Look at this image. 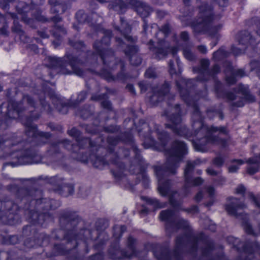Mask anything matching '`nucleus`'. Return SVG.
I'll return each instance as SVG.
<instances>
[{
    "instance_id": "64",
    "label": "nucleus",
    "mask_w": 260,
    "mask_h": 260,
    "mask_svg": "<svg viewBox=\"0 0 260 260\" xmlns=\"http://www.w3.org/2000/svg\"><path fill=\"white\" fill-rule=\"evenodd\" d=\"M138 84L141 93H145L149 89H151V91L152 88L153 87L149 82L146 81H140Z\"/></svg>"
},
{
    "instance_id": "23",
    "label": "nucleus",
    "mask_w": 260,
    "mask_h": 260,
    "mask_svg": "<svg viewBox=\"0 0 260 260\" xmlns=\"http://www.w3.org/2000/svg\"><path fill=\"white\" fill-rule=\"evenodd\" d=\"M39 179L44 180L47 183L52 185L54 192L57 193L61 196L67 197L72 195L74 193V185L72 183H67L61 185V179L57 176L52 177L40 176Z\"/></svg>"
},
{
    "instance_id": "40",
    "label": "nucleus",
    "mask_w": 260,
    "mask_h": 260,
    "mask_svg": "<svg viewBox=\"0 0 260 260\" xmlns=\"http://www.w3.org/2000/svg\"><path fill=\"white\" fill-rule=\"evenodd\" d=\"M185 246L183 236H178L175 239V247L173 251L175 260H183L182 252Z\"/></svg>"
},
{
    "instance_id": "4",
    "label": "nucleus",
    "mask_w": 260,
    "mask_h": 260,
    "mask_svg": "<svg viewBox=\"0 0 260 260\" xmlns=\"http://www.w3.org/2000/svg\"><path fill=\"white\" fill-rule=\"evenodd\" d=\"M68 43L77 52H67L62 57L50 56L48 58L49 66L52 68L59 69L62 74H75L79 77H83L84 72L80 67L88 62L87 54L84 51L86 45L83 41L71 39H69Z\"/></svg>"
},
{
    "instance_id": "18",
    "label": "nucleus",
    "mask_w": 260,
    "mask_h": 260,
    "mask_svg": "<svg viewBox=\"0 0 260 260\" xmlns=\"http://www.w3.org/2000/svg\"><path fill=\"white\" fill-rule=\"evenodd\" d=\"M130 5L135 7L138 14L142 18L143 21L142 33L147 34V31L152 34L154 31L156 35L158 30V25L156 23L148 24L147 18L149 17L153 11L152 8L146 3L138 0H129Z\"/></svg>"
},
{
    "instance_id": "28",
    "label": "nucleus",
    "mask_w": 260,
    "mask_h": 260,
    "mask_svg": "<svg viewBox=\"0 0 260 260\" xmlns=\"http://www.w3.org/2000/svg\"><path fill=\"white\" fill-rule=\"evenodd\" d=\"M197 164L196 161H187L184 171V181L190 186H199L204 182V180L200 177L193 178L194 169Z\"/></svg>"
},
{
    "instance_id": "52",
    "label": "nucleus",
    "mask_w": 260,
    "mask_h": 260,
    "mask_svg": "<svg viewBox=\"0 0 260 260\" xmlns=\"http://www.w3.org/2000/svg\"><path fill=\"white\" fill-rule=\"evenodd\" d=\"M40 103L41 106V111L42 112H46L49 115H52L53 109L50 105L46 101L45 97L40 98Z\"/></svg>"
},
{
    "instance_id": "5",
    "label": "nucleus",
    "mask_w": 260,
    "mask_h": 260,
    "mask_svg": "<svg viewBox=\"0 0 260 260\" xmlns=\"http://www.w3.org/2000/svg\"><path fill=\"white\" fill-rule=\"evenodd\" d=\"M7 189L15 197V201L11 200L8 197L0 196V212L3 214L0 217L1 221L10 225H15L21 221L19 213L23 212L27 216L28 209L23 205L25 198L21 194L22 186L16 184L7 186Z\"/></svg>"
},
{
    "instance_id": "55",
    "label": "nucleus",
    "mask_w": 260,
    "mask_h": 260,
    "mask_svg": "<svg viewBox=\"0 0 260 260\" xmlns=\"http://www.w3.org/2000/svg\"><path fill=\"white\" fill-rule=\"evenodd\" d=\"M242 225L247 234L255 236V234L253 228L248 219L245 218L242 219Z\"/></svg>"
},
{
    "instance_id": "51",
    "label": "nucleus",
    "mask_w": 260,
    "mask_h": 260,
    "mask_svg": "<svg viewBox=\"0 0 260 260\" xmlns=\"http://www.w3.org/2000/svg\"><path fill=\"white\" fill-rule=\"evenodd\" d=\"M189 228L190 226L188 221L184 219H180L177 221H175V224L173 227L171 228L170 231H173L174 229L189 230Z\"/></svg>"
},
{
    "instance_id": "35",
    "label": "nucleus",
    "mask_w": 260,
    "mask_h": 260,
    "mask_svg": "<svg viewBox=\"0 0 260 260\" xmlns=\"http://www.w3.org/2000/svg\"><path fill=\"white\" fill-rule=\"evenodd\" d=\"M237 39L240 44L246 46H255L260 41V39L257 40V39L253 37L250 32L246 30L240 31L237 35Z\"/></svg>"
},
{
    "instance_id": "9",
    "label": "nucleus",
    "mask_w": 260,
    "mask_h": 260,
    "mask_svg": "<svg viewBox=\"0 0 260 260\" xmlns=\"http://www.w3.org/2000/svg\"><path fill=\"white\" fill-rule=\"evenodd\" d=\"M199 10L196 18L190 22V26L196 34H210L215 36L217 32L216 26L213 27L214 14L212 6L203 2L198 7Z\"/></svg>"
},
{
    "instance_id": "20",
    "label": "nucleus",
    "mask_w": 260,
    "mask_h": 260,
    "mask_svg": "<svg viewBox=\"0 0 260 260\" xmlns=\"http://www.w3.org/2000/svg\"><path fill=\"white\" fill-rule=\"evenodd\" d=\"M88 91L86 90L81 91L77 96V99L74 101L63 102L57 98L55 93H50V98L52 100V103L55 109L61 114H65L68 112L69 108H77L81 103L84 102L87 98Z\"/></svg>"
},
{
    "instance_id": "27",
    "label": "nucleus",
    "mask_w": 260,
    "mask_h": 260,
    "mask_svg": "<svg viewBox=\"0 0 260 260\" xmlns=\"http://www.w3.org/2000/svg\"><path fill=\"white\" fill-rule=\"evenodd\" d=\"M73 245L74 244L71 245L61 243H54L51 251L45 252V255L46 257L48 258H51L59 255H67L68 259L70 260L69 258V256L76 253H71L72 250H74L77 248H74Z\"/></svg>"
},
{
    "instance_id": "31",
    "label": "nucleus",
    "mask_w": 260,
    "mask_h": 260,
    "mask_svg": "<svg viewBox=\"0 0 260 260\" xmlns=\"http://www.w3.org/2000/svg\"><path fill=\"white\" fill-rule=\"evenodd\" d=\"M120 142L128 145L135 153V159L137 160L142 157L141 151L137 146L133 135L129 132H124L119 134Z\"/></svg>"
},
{
    "instance_id": "48",
    "label": "nucleus",
    "mask_w": 260,
    "mask_h": 260,
    "mask_svg": "<svg viewBox=\"0 0 260 260\" xmlns=\"http://www.w3.org/2000/svg\"><path fill=\"white\" fill-rule=\"evenodd\" d=\"M192 80V79H191ZM194 83V89L193 91L192 92L191 95L193 97H195L196 99L198 100L199 98H202L204 99L206 101L209 100L208 98V89L207 85H205V87L203 90H198L197 92H195L196 89V84H195V80L192 79Z\"/></svg>"
},
{
    "instance_id": "14",
    "label": "nucleus",
    "mask_w": 260,
    "mask_h": 260,
    "mask_svg": "<svg viewBox=\"0 0 260 260\" xmlns=\"http://www.w3.org/2000/svg\"><path fill=\"white\" fill-rule=\"evenodd\" d=\"M174 109L176 112L170 115L167 110H165L164 115L166 116L167 122L165 127L171 129L175 135L186 138L192 137V132L186 126L182 125L181 109L180 105L175 104Z\"/></svg>"
},
{
    "instance_id": "37",
    "label": "nucleus",
    "mask_w": 260,
    "mask_h": 260,
    "mask_svg": "<svg viewBox=\"0 0 260 260\" xmlns=\"http://www.w3.org/2000/svg\"><path fill=\"white\" fill-rule=\"evenodd\" d=\"M137 160L139 167V174H140L142 177V185L144 188H148L150 186V179L147 174L148 164L145 161L143 158Z\"/></svg>"
},
{
    "instance_id": "53",
    "label": "nucleus",
    "mask_w": 260,
    "mask_h": 260,
    "mask_svg": "<svg viewBox=\"0 0 260 260\" xmlns=\"http://www.w3.org/2000/svg\"><path fill=\"white\" fill-rule=\"evenodd\" d=\"M62 140L61 143H62ZM60 142H55L52 143L47 150V153L50 156H55L56 155L59 154L60 153V148H59V144Z\"/></svg>"
},
{
    "instance_id": "13",
    "label": "nucleus",
    "mask_w": 260,
    "mask_h": 260,
    "mask_svg": "<svg viewBox=\"0 0 260 260\" xmlns=\"http://www.w3.org/2000/svg\"><path fill=\"white\" fill-rule=\"evenodd\" d=\"M25 110L22 101L16 102L13 100L4 102L0 105V113H4L0 118V129L5 130L9 127L13 119L20 117Z\"/></svg>"
},
{
    "instance_id": "57",
    "label": "nucleus",
    "mask_w": 260,
    "mask_h": 260,
    "mask_svg": "<svg viewBox=\"0 0 260 260\" xmlns=\"http://www.w3.org/2000/svg\"><path fill=\"white\" fill-rule=\"evenodd\" d=\"M75 17L79 23H84L88 21V15L83 10L78 11L76 13Z\"/></svg>"
},
{
    "instance_id": "1",
    "label": "nucleus",
    "mask_w": 260,
    "mask_h": 260,
    "mask_svg": "<svg viewBox=\"0 0 260 260\" xmlns=\"http://www.w3.org/2000/svg\"><path fill=\"white\" fill-rule=\"evenodd\" d=\"M22 101H25L28 106L32 109L24 121L26 138L22 139L16 134L0 135V148L4 146L11 150L6 157L12 160L4 162L3 169L8 166L15 167L38 162L40 158L38 147L44 145L52 136L49 132L39 131L37 125L33 123L34 120L40 117V113L37 111V102L33 97L24 95Z\"/></svg>"
},
{
    "instance_id": "24",
    "label": "nucleus",
    "mask_w": 260,
    "mask_h": 260,
    "mask_svg": "<svg viewBox=\"0 0 260 260\" xmlns=\"http://www.w3.org/2000/svg\"><path fill=\"white\" fill-rule=\"evenodd\" d=\"M124 42L122 39L119 37L115 38L118 49L123 52L128 58H132L135 55L139 53V46L137 44V38L133 36H126Z\"/></svg>"
},
{
    "instance_id": "44",
    "label": "nucleus",
    "mask_w": 260,
    "mask_h": 260,
    "mask_svg": "<svg viewBox=\"0 0 260 260\" xmlns=\"http://www.w3.org/2000/svg\"><path fill=\"white\" fill-rule=\"evenodd\" d=\"M142 199L145 201L147 204L152 206L155 210L165 208L166 206V203H161L156 198L142 197Z\"/></svg>"
},
{
    "instance_id": "60",
    "label": "nucleus",
    "mask_w": 260,
    "mask_h": 260,
    "mask_svg": "<svg viewBox=\"0 0 260 260\" xmlns=\"http://www.w3.org/2000/svg\"><path fill=\"white\" fill-rule=\"evenodd\" d=\"M219 109V108H217L215 105L208 108L206 111L207 117L210 119H213L215 116H217V113Z\"/></svg>"
},
{
    "instance_id": "26",
    "label": "nucleus",
    "mask_w": 260,
    "mask_h": 260,
    "mask_svg": "<svg viewBox=\"0 0 260 260\" xmlns=\"http://www.w3.org/2000/svg\"><path fill=\"white\" fill-rule=\"evenodd\" d=\"M171 85L169 82L165 81L159 88L153 87L151 95L149 96V101L153 105H157L169 96Z\"/></svg>"
},
{
    "instance_id": "16",
    "label": "nucleus",
    "mask_w": 260,
    "mask_h": 260,
    "mask_svg": "<svg viewBox=\"0 0 260 260\" xmlns=\"http://www.w3.org/2000/svg\"><path fill=\"white\" fill-rule=\"evenodd\" d=\"M104 35L101 40H96L93 44V48L101 58L104 65L109 67L111 59L114 56V52L109 48L112 32L110 30H105Z\"/></svg>"
},
{
    "instance_id": "11",
    "label": "nucleus",
    "mask_w": 260,
    "mask_h": 260,
    "mask_svg": "<svg viewBox=\"0 0 260 260\" xmlns=\"http://www.w3.org/2000/svg\"><path fill=\"white\" fill-rule=\"evenodd\" d=\"M226 240L237 252L246 254L238 255L236 260H260V245L257 241L247 240L244 242L233 236H228Z\"/></svg>"
},
{
    "instance_id": "25",
    "label": "nucleus",
    "mask_w": 260,
    "mask_h": 260,
    "mask_svg": "<svg viewBox=\"0 0 260 260\" xmlns=\"http://www.w3.org/2000/svg\"><path fill=\"white\" fill-rule=\"evenodd\" d=\"M190 185L184 181L180 191H172L169 197L170 205L174 209H180L183 202V199L188 197L190 193Z\"/></svg>"
},
{
    "instance_id": "43",
    "label": "nucleus",
    "mask_w": 260,
    "mask_h": 260,
    "mask_svg": "<svg viewBox=\"0 0 260 260\" xmlns=\"http://www.w3.org/2000/svg\"><path fill=\"white\" fill-rule=\"evenodd\" d=\"M93 113L91 106L88 104H85L77 109L76 111V115L85 120L91 117Z\"/></svg>"
},
{
    "instance_id": "47",
    "label": "nucleus",
    "mask_w": 260,
    "mask_h": 260,
    "mask_svg": "<svg viewBox=\"0 0 260 260\" xmlns=\"http://www.w3.org/2000/svg\"><path fill=\"white\" fill-rule=\"evenodd\" d=\"M123 18L120 17V21L122 22L121 28H120V27L118 26H115L114 28L115 29L121 32V35L123 36L124 39L126 40V36H131L129 34L131 32L132 27L130 25L127 23H123Z\"/></svg>"
},
{
    "instance_id": "6",
    "label": "nucleus",
    "mask_w": 260,
    "mask_h": 260,
    "mask_svg": "<svg viewBox=\"0 0 260 260\" xmlns=\"http://www.w3.org/2000/svg\"><path fill=\"white\" fill-rule=\"evenodd\" d=\"M192 127L193 132H192V137L194 138L197 142H194L196 149L199 151H202L205 143L210 142L212 143H225L226 140L220 138L217 135L213 134L219 132V134L224 135L229 134V131L225 126H215L211 125L208 127L205 124L203 118H200L198 120H194L192 123Z\"/></svg>"
},
{
    "instance_id": "58",
    "label": "nucleus",
    "mask_w": 260,
    "mask_h": 260,
    "mask_svg": "<svg viewBox=\"0 0 260 260\" xmlns=\"http://www.w3.org/2000/svg\"><path fill=\"white\" fill-rule=\"evenodd\" d=\"M66 10V6L63 3L55 5L51 7L50 12L54 14H63Z\"/></svg>"
},
{
    "instance_id": "15",
    "label": "nucleus",
    "mask_w": 260,
    "mask_h": 260,
    "mask_svg": "<svg viewBox=\"0 0 260 260\" xmlns=\"http://www.w3.org/2000/svg\"><path fill=\"white\" fill-rule=\"evenodd\" d=\"M62 142L64 148L72 153V157L76 160L80 154L88 155L94 150H98L96 142L87 137L79 138L76 143H72L67 139H64Z\"/></svg>"
},
{
    "instance_id": "33",
    "label": "nucleus",
    "mask_w": 260,
    "mask_h": 260,
    "mask_svg": "<svg viewBox=\"0 0 260 260\" xmlns=\"http://www.w3.org/2000/svg\"><path fill=\"white\" fill-rule=\"evenodd\" d=\"M227 201L230 202L229 204L224 205L225 209L228 213L232 216L237 215V210L239 209H243L245 207L244 204L241 202L239 199L229 197Z\"/></svg>"
},
{
    "instance_id": "36",
    "label": "nucleus",
    "mask_w": 260,
    "mask_h": 260,
    "mask_svg": "<svg viewBox=\"0 0 260 260\" xmlns=\"http://www.w3.org/2000/svg\"><path fill=\"white\" fill-rule=\"evenodd\" d=\"M159 218L162 221L166 222V229L170 230L175 224V212L172 209H167L161 211L159 213Z\"/></svg>"
},
{
    "instance_id": "21",
    "label": "nucleus",
    "mask_w": 260,
    "mask_h": 260,
    "mask_svg": "<svg viewBox=\"0 0 260 260\" xmlns=\"http://www.w3.org/2000/svg\"><path fill=\"white\" fill-rule=\"evenodd\" d=\"M97 151L94 150L88 155L80 154L77 157V160L86 164L90 161L94 168L100 170L103 169L105 166H108L110 164H112L110 160L114 159V156L107 152L104 155L99 156L97 154Z\"/></svg>"
},
{
    "instance_id": "50",
    "label": "nucleus",
    "mask_w": 260,
    "mask_h": 260,
    "mask_svg": "<svg viewBox=\"0 0 260 260\" xmlns=\"http://www.w3.org/2000/svg\"><path fill=\"white\" fill-rule=\"evenodd\" d=\"M94 73L102 78L105 79L108 82L113 81V80H114V76L106 69L103 68L100 72H95Z\"/></svg>"
},
{
    "instance_id": "3",
    "label": "nucleus",
    "mask_w": 260,
    "mask_h": 260,
    "mask_svg": "<svg viewBox=\"0 0 260 260\" xmlns=\"http://www.w3.org/2000/svg\"><path fill=\"white\" fill-rule=\"evenodd\" d=\"M60 229L52 230L50 238L56 240H65L67 244H74L73 247L80 245V240L82 232H87L91 237V231L85 230L79 226L83 225L84 221L77 212L70 209H65L60 211L58 216Z\"/></svg>"
},
{
    "instance_id": "56",
    "label": "nucleus",
    "mask_w": 260,
    "mask_h": 260,
    "mask_svg": "<svg viewBox=\"0 0 260 260\" xmlns=\"http://www.w3.org/2000/svg\"><path fill=\"white\" fill-rule=\"evenodd\" d=\"M127 228L125 225H122L120 226L114 225L113 226V236L116 238L120 239L123 233L126 231Z\"/></svg>"
},
{
    "instance_id": "29",
    "label": "nucleus",
    "mask_w": 260,
    "mask_h": 260,
    "mask_svg": "<svg viewBox=\"0 0 260 260\" xmlns=\"http://www.w3.org/2000/svg\"><path fill=\"white\" fill-rule=\"evenodd\" d=\"M50 242L49 235L44 233H40L36 238H27L23 243L25 250L31 248H36L38 247L46 246Z\"/></svg>"
},
{
    "instance_id": "49",
    "label": "nucleus",
    "mask_w": 260,
    "mask_h": 260,
    "mask_svg": "<svg viewBox=\"0 0 260 260\" xmlns=\"http://www.w3.org/2000/svg\"><path fill=\"white\" fill-rule=\"evenodd\" d=\"M67 34L66 28L62 25H55L52 30V36L55 39L62 38L63 35Z\"/></svg>"
},
{
    "instance_id": "61",
    "label": "nucleus",
    "mask_w": 260,
    "mask_h": 260,
    "mask_svg": "<svg viewBox=\"0 0 260 260\" xmlns=\"http://www.w3.org/2000/svg\"><path fill=\"white\" fill-rule=\"evenodd\" d=\"M184 236L189 241L191 238H192L193 240L194 244L191 247V250L193 252H196L198 249V237L194 236L192 234V233H187L184 235Z\"/></svg>"
},
{
    "instance_id": "32",
    "label": "nucleus",
    "mask_w": 260,
    "mask_h": 260,
    "mask_svg": "<svg viewBox=\"0 0 260 260\" xmlns=\"http://www.w3.org/2000/svg\"><path fill=\"white\" fill-rule=\"evenodd\" d=\"M16 10L18 14L21 15V19L25 23L30 25L34 28H36L37 26L33 24L34 20L28 17L27 13L31 10L30 6L24 2H19L16 7Z\"/></svg>"
},
{
    "instance_id": "19",
    "label": "nucleus",
    "mask_w": 260,
    "mask_h": 260,
    "mask_svg": "<svg viewBox=\"0 0 260 260\" xmlns=\"http://www.w3.org/2000/svg\"><path fill=\"white\" fill-rule=\"evenodd\" d=\"M83 229L91 231V237H88L87 232H82L80 240V245H79V249L81 251L83 252L85 254H87L90 251L89 244L90 242L95 241L96 239L102 237L101 239L95 244L93 245V248L95 250L98 252L103 251L104 247L106 244L107 241L109 239L108 235L106 233H100L99 235H96L95 237L92 234V231L83 227Z\"/></svg>"
},
{
    "instance_id": "17",
    "label": "nucleus",
    "mask_w": 260,
    "mask_h": 260,
    "mask_svg": "<svg viewBox=\"0 0 260 260\" xmlns=\"http://www.w3.org/2000/svg\"><path fill=\"white\" fill-rule=\"evenodd\" d=\"M107 142L109 145L106 151L114 156V159H111L110 162L113 164L117 168V170L111 169V173L114 179L120 182L125 177L123 171L125 169V165L120 160V157L117 153H114L115 146L120 142L119 135L116 136H109L107 138Z\"/></svg>"
},
{
    "instance_id": "63",
    "label": "nucleus",
    "mask_w": 260,
    "mask_h": 260,
    "mask_svg": "<svg viewBox=\"0 0 260 260\" xmlns=\"http://www.w3.org/2000/svg\"><path fill=\"white\" fill-rule=\"evenodd\" d=\"M228 68L229 69L230 71H232L233 72V73L234 74L235 76L237 79L238 78H242L246 75V73L244 69H240L234 70L233 68L232 64H229L228 66Z\"/></svg>"
},
{
    "instance_id": "10",
    "label": "nucleus",
    "mask_w": 260,
    "mask_h": 260,
    "mask_svg": "<svg viewBox=\"0 0 260 260\" xmlns=\"http://www.w3.org/2000/svg\"><path fill=\"white\" fill-rule=\"evenodd\" d=\"M134 124L139 136L143 139V145L145 149L155 147L157 144V141L152 136L153 132L156 134L159 142L164 147L167 146L171 139L170 134L160 128L158 124H154L153 130H152L144 119H140L138 125L135 122Z\"/></svg>"
},
{
    "instance_id": "22",
    "label": "nucleus",
    "mask_w": 260,
    "mask_h": 260,
    "mask_svg": "<svg viewBox=\"0 0 260 260\" xmlns=\"http://www.w3.org/2000/svg\"><path fill=\"white\" fill-rule=\"evenodd\" d=\"M127 248L131 251L129 253L125 249L120 248L118 242H113L109 247V253L114 257H127L131 259L133 256H138L139 250L136 248V239L132 236L127 238Z\"/></svg>"
},
{
    "instance_id": "39",
    "label": "nucleus",
    "mask_w": 260,
    "mask_h": 260,
    "mask_svg": "<svg viewBox=\"0 0 260 260\" xmlns=\"http://www.w3.org/2000/svg\"><path fill=\"white\" fill-rule=\"evenodd\" d=\"M220 72V67L218 64H215L211 70L210 72L205 74H199L197 77V80L199 82L204 83L208 81L211 77L214 78V85H215V80H218L216 77V75Z\"/></svg>"
},
{
    "instance_id": "12",
    "label": "nucleus",
    "mask_w": 260,
    "mask_h": 260,
    "mask_svg": "<svg viewBox=\"0 0 260 260\" xmlns=\"http://www.w3.org/2000/svg\"><path fill=\"white\" fill-rule=\"evenodd\" d=\"M176 85L181 99L188 106L193 109L192 122L203 118L197 100L191 95L194 89L193 81L191 79H184L181 81V83L176 81Z\"/></svg>"
},
{
    "instance_id": "42",
    "label": "nucleus",
    "mask_w": 260,
    "mask_h": 260,
    "mask_svg": "<svg viewBox=\"0 0 260 260\" xmlns=\"http://www.w3.org/2000/svg\"><path fill=\"white\" fill-rule=\"evenodd\" d=\"M69 258L70 260H104L105 254L103 251L98 252L86 257L76 252L69 256Z\"/></svg>"
},
{
    "instance_id": "30",
    "label": "nucleus",
    "mask_w": 260,
    "mask_h": 260,
    "mask_svg": "<svg viewBox=\"0 0 260 260\" xmlns=\"http://www.w3.org/2000/svg\"><path fill=\"white\" fill-rule=\"evenodd\" d=\"M149 245L157 260H172V253L168 245L157 243Z\"/></svg>"
},
{
    "instance_id": "41",
    "label": "nucleus",
    "mask_w": 260,
    "mask_h": 260,
    "mask_svg": "<svg viewBox=\"0 0 260 260\" xmlns=\"http://www.w3.org/2000/svg\"><path fill=\"white\" fill-rule=\"evenodd\" d=\"M28 220L32 224L26 225L23 227L22 231V236L26 237H28V238H36L40 234L38 233V229L37 226H42L39 224L31 222L28 219Z\"/></svg>"
},
{
    "instance_id": "45",
    "label": "nucleus",
    "mask_w": 260,
    "mask_h": 260,
    "mask_svg": "<svg viewBox=\"0 0 260 260\" xmlns=\"http://www.w3.org/2000/svg\"><path fill=\"white\" fill-rule=\"evenodd\" d=\"M108 225V221L104 218L99 219L95 222L96 231L90 229L92 231V234L99 235L100 233H105L103 231L107 228Z\"/></svg>"
},
{
    "instance_id": "54",
    "label": "nucleus",
    "mask_w": 260,
    "mask_h": 260,
    "mask_svg": "<svg viewBox=\"0 0 260 260\" xmlns=\"http://www.w3.org/2000/svg\"><path fill=\"white\" fill-rule=\"evenodd\" d=\"M229 52L225 50L223 47H220L213 53V58L215 60H220L229 56Z\"/></svg>"
},
{
    "instance_id": "2",
    "label": "nucleus",
    "mask_w": 260,
    "mask_h": 260,
    "mask_svg": "<svg viewBox=\"0 0 260 260\" xmlns=\"http://www.w3.org/2000/svg\"><path fill=\"white\" fill-rule=\"evenodd\" d=\"M22 194L24 196L23 205L28 209L27 219L31 222L46 228L48 221L52 218L49 210H54L59 207V200L43 198V191L31 186L22 187Z\"/></svg>"
},
{
    "instance_id": "7",
    "label": "nucleus",
    "mask_w": 260,
    "mask_h": 260,
    "mask_svg": "<svg viewBox=\"0 0 260 260\" xmlns=\"http://www.w3.org/2000/svg\"><path fill=\"white\" fill-rule=\"evenodd\" d=\"M233 92L228 90L219 80H215L214 92L218 98L232 101L230 104L231 108L243 107L245 102L249 103L255 101L254 95L250 93L247 85L239 84L233 88Z\"/></svg>"
},
{
    "instance_id": "62",
    "label": "nucleus",
    "mask_w": 260,
    "mask_h": 260,
    "mask_svg": "<svg viewBox=\"0 0 260 260\" xmlns=\"http://www.w3.org/2000/svg\"><path fill=\"white\" fill-rule=\"evenodd\" d=\"M250 69L255 71L257 76L260 78V61L257 60H252L250 63Z\"/></svg>"
},
{
    "instance_id": "8",
    "label": "nucleus",
    "mask_w": 260,
    "mask_h": 260,
    "mask_svg": "<svg viewBox=\"0 0 260 260\" xmlns=\"http://www.w3.org/2000/svg\"><path fill=\"white\" fill-rule=\"evenodd\" d=\"M167 152L169 157L165 165L154 167V170L160 179L169 174H176L179 162L188 153L187 146L183 141L175 140L170 148L167 150Z\"/></svg>"
},
{
    "instance_id": "59",
    "label": "nucleus",
    "mask_w": 260,
    "mask_h": 260,
    "mask_svg": "<svg viewBox=\"0 0 260 260\" xmlns=\"http://www.w3.org/2000/svg\"><path fill=\"white\" fill-rule=\"evenodd\" d=\"M32 16L34 19L38 22L42 23L49 22V18H47L46 16L43 15L40 10H37L32 14Z\"/></svg>"
},
{
    "instance_id": "34",
    "label": "nucleus",
    "mask_w": 260,
    "mask_h": 260,
    "mask_svg": "<svg viewBox=\"0 0 260 260\" xmlns=\"http://www.w3.org/2000/svg\"><path fill=\"white\" fill-rule=\"evenodd\" d=\"M154 172H155L154 171ZM155 174L159 182L158 190L159 193L162 197L169 196L170 193L172 192L171 191L172 180L170 179H167V178L169 177L170 175H174V174H169L168 175L164 176V177L161 179L159 178L156 173H155Z\"/></svg>"
},
{
    "instance_id": "38",
    "label": "nucleus",
    "mask_w": 260,
    "mask_h": 260,
    "mask_svg": "<svg viewBox=\"0 0 260 260\" xmlns=\"http://www.w3.org/2000/svg\"><path fill=\"white\" fill-rule=\"evenodd\" d=\"M129 1L125 2L123 0H113L109 4L110 9L116 12L119 14H124L128 8Z\"/></svg>"
},
{
    "instance_id": "46",
    "label": "nucleus",
    "mask_w": 260,
    "mask_h": 260,
    "mask_svg": "<svg viewBox=\"0 0 260 260\" xmlns=\"http://www.w3.org/2000/svg\"><path fill=\"white\" fill-rule=\"evenodd\" d=\"M20 241L19 237L17 235H3L1 242L5 245H15Z\"/></svg>"
}]
</instances>
